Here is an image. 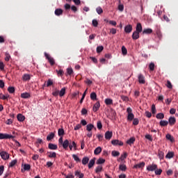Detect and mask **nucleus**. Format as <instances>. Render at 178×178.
Returning <instances> with one entry per match:
<instances>
[{"label":"nucleus","instance_id":"nucleus-39","mask_svg":"<svg viewBox=\"0 0 178 178\" xmlns=\"http://www.w3.org/2000/svg\"><path fill=\"white\" fill-rule=\"evenodd\" d=\"M94 129V124H89L86 126V130L87 131H91Z\"/></svg>","mask_w":178,"mask_h":178},{"label":"nucleus","instance_id":"nucleus-27","mask_svg":"<svg viewBox=\"0 0 178 178\" xmlns=\"http://www.w3.org/2000/svg\"><path fill=\"white\" fill-rule=\"evenodd\" d=\"M58 134L59 137H63V136H65V130L62 128L58 129Z\"/></svg>","mask_w":178,"mask_h":178},{"label":"nucleus","instance_id":"nucleus-13","mask_svg":"<svg viewBox=\"0 0 178 178\" xmlns=\"http://www.w3.org/2000/svg\"><path fill=\"white\" fill-rule=\"evenodd\" d=\"M138 33H141L143 31V26L141 25V23H138L136 24V31Z\"/></svg>","mask_w":178,"mask_h":178},{"label":"nucleus","instance_id":"nucleus-48","mask_svg":"<svg viewBox=\"0 0 178 178\" xmlns=\"http://www.w3.org/2000/svg\"><path fill=\"white\" fill-rule=\"evenodd\" d=\"M49 154V158H56V152H48Z\"/></svg>","mask_w":178,"mask_h":178},{"label":"nucleus","instance_id":"nucleus-21","mask_svg":"<svg viewBox=\"0 0 178 178\" xmlns=\"http://www.w3.org/2000/svg\"><path fill=\"white\" fill-rule=\"evenodd\" d=\"M31 79V76H30V74H24L23 76H22V80L24 81H29Z\"/></svg>","mask_w":178,"mask_h":178},{"label":"nucleus","instance_id":"nucleus-38","mask_svg":"<svg viewBox=\"0 0 178 178\" xmlns=\"http://www.w3.org/2000/svg\"><path fill=\"white\" fill-rule=\"evenodd\" d=\"M156 119H163L165 118V114L163 113H159L156 115Z\"/></svg>","mask_w":178,"mask_h":178},{"label":"nucleus","instance_id":"nucleus-11","mask_svg":"<svg viewBox=\"0 0 178 178\" xmlns=\"http://www.w3.org/2000/svg\"><path fill=\"white\" fill-rule=\"evenodd\" d=\"M70 144V142H69V140L66 139L61 144V145H63V147L64 148V149H67V147H69Z\"/></svg>","mask_w":178,"mask_h":178},{"label":"nucleus","instance_id":"nucleus-15","mask_svg":"<svg viewBox=\"0 0 178 178\" xmlns=\"http://www.w3.org/2000/svg\"><path fill=\"white\" fill-rule=\"evenodd\" d=\"M55 138V133L51 132L47 136V140L51 141V140H54Z\"/></svg>","mask_w":178,"mask_h":178},{"label":"nucleus","instance_id":"nucleus-5","mask_svg":"<svg viewBox=\"0 0 178 178\" xmlns=\"http://www.w3.org/2000/svg\"><path fill=\"white\" fill-rule=\"evenodd\" d=\"M68 147L70 151H72L73 148H74V151H77V144L74 141H72V143H70V145Z\"/></svg>","mask_w":178,"mask_h":178},{"label":"nucleus","instance_id":"nucleus-34","mask_svg":"<svg viewBox=\"0 0 178 178\" xmlns=\"http://www.w3.org/2000/svg\"><path fill=\"white\" fill-rule=\"evenodd\" d=\"M21 97L24 98V99L27 98H30V93L29 92H24L21 94Z\"/></svg>","mask_w":178,"mask_h":178},{"label":"nucleus","instance_id":"nucleus-47","mask_svg":"<svg viewBox=\"0 0 178 178\" xmlns=\"http://www.w3.org/2000/svg\"><path fill=\"white\" fill-rule=\"evenodd\" d=\"M132 120L134 126H138V123H140V120H138V118H134Z\"/></svg>","mask_w":178,"mask_h":178},{"label":"nucleus","instance_id":"nucleus-50","mask_svg":"<svg viewBox=\"0 0 178 178\" xmlns=\"http://www.w3.org/2000/svg\"><path fill=\"white\" fill-rule=\"evenodd\" d=\"M155 175L157 176H159L162 174V169H158L156 168V170H154Z\"/></svg>","mask_w":178,"mask_h":178},{"label":"nucleus","instance_id":"nucleus-10","mask_svg":"<svg viewBox=\"0 0 178 178\" xmlns=\"http://www.w3.org/2000/svg\"><path fill=\"white\" fill-rule=\"evenodd\" d=\"M138 81L140 84H145V79L144 78L143 74H139L138 76Z\"/></svg>","mask_w":178,"mask_h":178},{"label":"nucleus","instance_id":"nucleus-3","mask_svg":"<svg viewBox=\"0 0 178 178\" xmlns=\"http://www.w3.org/2000/svg\"><path fill=\"white\" fill-rule=\"evenodd\" d=\"M10 138H15V136L9 135L8 134H1L0 133V140H8Z\"/></svg>","mask_w":178,"mask_h":178},{"label":"nucleus","instance_id":"nucleus-52","mask_svg":"<svg viewBox=\"0 0 178 178\" xmlns=\"http://www.w3.org/2000/svg\"><path fill=\"white\" fill-rule=\"evenodd\" d=\"M122 55H127V49H126V47L124 46L122 47Z\"/></svg>","mask_w":178,"mask_h":178},{"label":"nucleus","instance_id":"nucleus-18","mask_svg":"<svg viewBox=\"0 0 178 178\" xmlns=\"http://www.w3.org/2000/svg\"><path fill=\"white\" fill-rule=\"evenodd\" d=\"M101 106V104H99V102H97L93 106V111L97 112L98 109H99V107Z\"/></svg>","mask_w":178,"mask_h":178},{"label":"nucleus","instance_id":"nucleus-14","mask_svg":"<svg viewBox=\"0 0 178 178\" xmlns=\"http://www.w3.org/2000/svg\"><path fill=\"white\" fill-rule=\"evenodd\" d=\"M112 145H123V142L119 140H112Z\"/></svg>","mask_w":178,"mask_h":178},{"label":"nucleus","instance_id":"nucleus-59","mask_svg":"<svg viewBox=\"0 0 178 178\" xmlns=\"http://www.w3.org/2000/svg\"><path fill=\"white\" fill-rule=\"evenodd\" d=\"M97 127L99 130H101V129H102V123L101 122V121H97Z\"/></svg>","mask_w":178,"mask_h":178},{"label":"nucleus","instance_id":"nucleus-63","mask_svg":"<svg viewBox=\"0 0 178 178\" xmlns=\"http://www.w3.org/2000/svg\"><path fill=\"white\" fill-rule=\"evenodd\" d=\"M97 137L99 141H102V140L104 139V135L103 134H99L97 135Z\"/></svg>","mask_w":178,"mask_h":178},{"label":"nucleus","instance_id":"nucleus-8","mask_svg":"<svg viewBox=\"0 0 178 178\" xmlns=\"http://www.w3.org/2000/svg\"><path fill=\"white\" fill-rule=\"evenodd\" d=\"M170 126H174L176 124V118L175 117H170L168 119Z\"/></svg>","mask_w":178,"mask_h":178},{"label":"nucleus","instance_id":"nucleus-16","mask_svg":"<svg viewBox=\"0 0 178 178\" xmlns=\"http://www.w3.org/2000/svg\"><path fill=\"white\" fill-rule=\"evenodd\" d=\"M17 119L18 122H24L26 117H24V115H23L22 114H18L17 115Z\"/></svg>","mask_w":178,"mask_h":178},{"label":"nucleus","instance_id":"nucleus-6","mask_svg":"<svg viewBox=\"0 0 178 178\" xmlns=\"http://www.w3.org/2000/svg\"><path fill=\"white\" fill-rule=\"evenodd\" d=\"M0 156L4 160L6 161L7 159H9V154L5 151H2L0 152Z\"/></svg>","mask_w":178,"mask_h":178},{"label":"nucleus","instance_id":"nucleus-49","mask_svg":"<svg viewBox=\"0 0 178 178\" xmlns=\"http://www.w3.org/2000/svg\"><path fill=\"white\" fill-rule=\"evenodd\" d=\"M96 11H97V13H98V15H101L102 13H104V10H102V8H101V7H97L96 8Z\"/></svg>","mask_w":178,"mask_h":178},{"label":"nucleus","instance_id":"nucleus-37","mask_svg":"<svg viewBox=\"0 0 178 178\" xmlns=\"http://www.w3.org/2000/svg\"><path fill=\"white\" fill-rule=\"evenodd\" d=\"M54 85V81L51 79H49L47 83L46 87H51V86Z\"/></svg>","mask_w":178,"mask_h":178},{"label":"nucleus","instance_id":"nucleus-28","mask_svg":"<svg viewBox=\"0 0 178 178\" xmlns=\"http://www.w3.org/2000/svg\"><path fill=\"white\" fill-rule=\"evenodd\" d=\"M156 34L159 40L162 38V33L161 32V29H159V28H157L156 30Z\"/></svg>","mask_w":178,"mask_h":178},{"label":"nucleus","instance_id":"nucleus-25","mask_svg":"<svg viewBox=\"0 0 178 178\" xmlns=\"http://www.w3.org/2000/svg\"><path fill=\"white\" fill-rule=\"evenodd\" d=\"M49 149H58V145L54 144V143H49Z\"/></svg>","mask_w":178,"mask_h":178},{"label":"nucleus","instance_id":"nucleus-42","mask_svg":"<svg viewBox=\"0 0 178 178\" xmlns=\"http://www.w3.org/2000/svg\"><path fill=\"white\" fill-rule=\"evenodd\" d=\"M97 53V54H101L104 51V47L103 46H99L96 49Z\"/></svg>","mask_w":178,"mask_h":178},{"label":"nucleus","instance_id":"nucleus-46","mask_svg":"<svg viewBox=\"0 0 178 178\" xmlns=\"http://www.w3.org/2000/svg\"><path fill=\"white\" fill-rule=\"evenodd\" d=\"M8 91L10 92V94H13L15 92V87L10 86L8 88Z\"/></svg>","mask_w":178,"mask_h":178},{"label":"nucleus","instance_id":"nucleus-33","mask_svg":"<svg viewBox=\"0 0 178 178\" xmlns=\"http://www.w3.org/2000/svg\"><path fill=\"white\" fill-rule=\"evenodd\" d=\"M66 94V88H63L60 92H58V95L60 97H63Z\"/></svg>","mask_w":178,"mask_h":178},{"label":"nucleus","instance_id":"nucleus-19","mask_svg":"<svg viewBox=\"0 0 178 178\" xmlns=\"http://www.w3.org/2000/svg\"><path fill=\"white\" fill-rule=\"evenodd\" d=\"M94 165H95V158H93L92 159H91L89 161L88 169H91V168H92V166H94Z\"/></svg>","mask_w":178,"mask_h":178},{"label":"nucleus","instance_id":"nucleus-58","mask_svg":"<svg viewBox=\"0 0 178 178\" xmlns=\"http://www.w3.org/2000/svg\"><path fill=\"white\" fill-rule=\"evenodd\" d=\"M104 102L106 105H112V99H106Z\"/></svg>","mask_w":178,"mask_h":178},{"label":"nucleus","instance_id":"nucleus-60","mask_svg":"<svg viewBox=\"0 0 178 178\" xmlns=\"http://www.w3.org/2000/svg\"><path fill=\"white\" fill-rule=\"evenodd\" d=\"M152 113L153 115H155L156 113V108L155 107V104L152 105Z\"/></svg>","mask_w":178,"mask_h":178},{"label":"nucleus","instance_id":"nucleus-62","mask_svg":"<svg viewBox=\"0 0 178 178\" xmlns=\"http://www.w3.org/2000/svg\"><path fill=\"white\" fill-rule=\"evenodd\" d=\"M112 155H113V156H119V155H120V152H119L118 151H113Z\"/></svg>","mask_w":178,"mask_h":178},{"label":"nucleus","instance_id":"nucleus-29","mask_svg":"<svg viewBox=\"0 0 178 178\" xmlns=\"http://www.w3.org/2000/svg\"><path fill=\"white\" fill-rule=\"evenodd\" d=\"M158 156L160 160L163 159L164 156H165V153L161 150H159L158 152Z\"/></svg>","mask_w":178,"mask_h":178},{"label":"nucleus","instance_id":"nucleus-54","mask_svg":"<svg viewBox=\"0 0 178 178\" xmlns=\"http://www.w3.org/2000/svg\"><path fill=\"white\" fill-rule=\"evenodd\" d=\"M149 69L153 72V70H154L155 69V64H154V63H151L149 65Z\"/></svg>","mask_w":178,"mask_h":178},{"label":"nucleus","instance_id":"nucleus-35","mask_svg":"<svg viewBox=\"0 0 178 178\" xmlns=\"http://www.w3.org/2000/svg\"><path fill=\"white\" fill-rule=\"evenodd\" d=\"M165 138H167V140H168L169 141H171V143H173V141H175V138H173V136H172V135H170V134H168L165 136Z\"/></svg>","mask_w":178,"mask_h":178},{"label":"nucleus","instance_id":"nucleus-7","mask_svg":"<svg viewBox=\"0 0 178 178\" xmlns=\"http://www.w3.org/2000/svg\"><path fill=\"white\" fill-rule=\"evenodd\" d=\"M124 31L125 33H127V34H130V33L133 31V26H131V24L125 26Z\"/></svg>","mask_w":178,"mask_h":178},{"label":"nucleus","instance_id":"nucleus-44","mask_svg":"<svg viewBox=\"0 0 178 178\" xmlns=\"http://www.w3.org/2000/svg\"><path fill=\"white\" fill-rule=\"evenodd\" d=\"M166 87L170 90H172V88H173V85H172V82H170V81H167Z\"/></svg>","mask_w":178,"mask_h":178},{"label":"nucleus","instance_id":"nucleus-20","mask_svg":"<svg viewBox=\"0 0 178 178\" xmlns=\"http://www.w3.org/2000/svg\"><path fill=\"white\" fill-rule=\"evenodd\" d=\"M159 124L161 127H165L169 124V122L166 120H161Z\"/></svg>","mask_w":178,"mask_h":178},{"label":"nucleus","instance_id":"nucleus-61","mask_svg":"<svg viewBox=\"0 0 178 178\" xmlns=\"http://www.w3.org/2000/svg\"><path fill=\"white\" fill-rule=\"evenodd\" d=\"M92 24L94 27H98V21H97V19H93L92 21Z\"/></svg>","mask_w":178,"mask_h":178},{"label":"nucleus","instance_id":"nucleus-22","mask_svg":"<svg viewBox=\"0 0 178 178\" xmlns=\"http://www.w3.org/2000/svg\"><path fill=\"white\" fill-rule=\"evenodd\" d=\"M152 31H153L152 29L150 28L145 29L143 31V34H152Z\"/></svg>","mask_w":178,"mask_h":178},{"label":"nucleus","instance_id":"nucleus-56","mask_svg":"<svg viewBox=\"0 0 178 178\" xmlns=\"http://www.w3.org/2000/svg\"><path fill=\"white\" fill-rule=\"evenodd\" d=\"M99 172H102V166L98 165L95 169L96 173H99Z\"/></svg>","mask_w":178,"mask_h":178},{"label":"nucleus","instance_id":"nucleus-2","mask_svg":"<svg viewBox=\"0 0 178 178\" xmlns=\"http://www.w3.org/2000/svg\"><path fill=\"white\" fill-rule=\"evenodd\" d=\"M44 56L51 66H54V65H55V60L54 59V58L51 57L49 54H48L47 52H44Z\"/></svg>","mask_w":178,"mask_h":178},{"label":"nucleus","instance_id":"nucleus-51","mask_svg":"<svg viewBox=\"0 0 178 178\" xmlns=\"http://www.w3.org/2000/svg\"><path fill=\"white\" fill-rule=\"evenodd\" d=\"M72 158L73 159H74V161H76V162H81V160H80V158H79V156H77V155L76 154H73Z\"/></svg>","mask_w":178,"mask_h":178},{"label":"nucleus","instance_id":"nucleus-31","mask_svg":"<svg viewBox=\"0 0 178 178\" xmlns=\"http://www.w3.org/2000/svg\"><path fill=\"white\" fill-rule=\"evenodd\" d=\"M90 162V158L85 156L82 159V164L87 165Z\"/></svg>","mask_w":178,"mask_h":178},{"label":"nucleus","instance_id":"nucleus-57","mask_svg":"<svg viewBox=\"0 0 178 178\" xmlns=\"http://www.w3.org/2000/svg\"><path fill=\"white\" fill-rule=\"evenodd\" d=\"M16 163H17V160H16V159L13 160V161L10 163V168H13V166H15V165H16Z\"/></svg>","mask_w":178,"mask_h":178},{"label":"nucleus","instance_id":"nucleus-41","mask_svg":"<svg viewBox=\"0 0 178 178\" xmlns=\"http://www.w3.org/2000/svg\"><path fill=\"white\" fill-rule=\"evenodd\" d=\"M126 158H127V153L124 152V154H122L121 156L120 157L119 160L120 161H124V159H126Z\"/></svg>","mask_w":178,"mask_h":178},{"label":"nucleus","instance_id":"nucleus-55","mask_svg":"<svg viewBox=\"0 0 178 178\" xmlns=\"http://www.w3.org/2000/svg\"><path fill=\"white\" fill-rule=\"evenodd\" d=\"M52 95L54 97H58V95H59V90L57 89H55L54 91L52 92Z\"/></svg>","mask_w":178,"mask_h":178},{"label":"nucleus","instance_id":"nucleus-40","mask_svg":"<svg viewBox=\"0 0 178 178\" xmlns=\"http://www.w3.org/2000/svg\"><path fill=\"white\" fill-rule=\"evenodd\" d=\"M97 165H102V163H105V159H102V158H99L97 162H96Z\"/></svg>","mask_w":178,"mask_h":178},{"label":"nucleus","instance_id":"nucleus-12","mask_svg":"<svg viewBox=\"0 0 178 178\" xmlns=\"http://www.w3.org/2000/svg\"><path fill=\"white\" fill-rule=\"evenodd\" d=\"M132 38L133 40H138L140 38V32H137L136 31H134Z\"/></svg>","mask_w":178,"mask_h":178},{"label":"nucleus","instance_id":"nucleus-9","mask_svg":"<svg viewBox=\"0 0 178 178\" xmlns=\"http://www.w3.org/2000/svg\"><path fill=\"white\" fill-rule=\"evenodd\" d=\"M30 169H31V165H30V164H24V168L23 169L21 170L22 173H24V172L29 171L30 170Z\"/></svg>","mask_w":178,"mask_h":178},{"label":"nucleus","instance_id":"nucleus-1","mask_svg":"<svg viewBox=\"0 0 178 178\" xmlns=\"http://www.w3.org/2000/svg\"><path fill=\"white\" fill-rule=\"evenodd\" d=\"M127 112L128 113V115H127L128 122L133 121V120H134V114H133V109H131V108L129 107L127 109Z\"/></svg>","mask_w":178,"mask_h":178},{"label":"nucleus","instance_id":"nucleus-4","mask_svg":"<svg viewBox=\"0 0 178 178\" xmlns=\"http://www.w3.org/2000/svg\"><path fill=\"white\" fill-rule=\"evenodd\" d=\"M156 169H158V165L156 164L149 165L147 167V170H148L149 172L156 171Z\"/></svg>","mask_w":178,"mask_h":178},{"label":"nucleus","instance_id":"nucleus-17","mask_svg":"<svg viewBox=\"0 0 178 178\" xmlns=\"http://www.w3.org/2000/svg\"><path fill=\"white\" fill-rule=\"evenodd\" d=\"M54 13L56 16H60V15H63V10L60 8H57L55 10Z\"/></svg>","mask_w":178,"mask_h":178},{"label":"nucleus","instance_id":"nucleus-30","mask_svg":"<svg viewBox=\"0 0 178 178\" xmlns=\"http://www.w3.org/2000/svg\"><path fill=\"white\" fill-rule=\"evenodd\" d=\"M144 166H145V163L141 162V163H140L138 164L135 165L134 168L136 169H138V168H144Z\"/></svg>","mask_w":178,"mask_h":178},{"label":"nucleus","instance_id":"nucleus-24","mask_svg":"<svg viewBox=\"0 0 178 178\" xmlns=\"http://www.w3.org/2000/svg\"><path fill=\"white\" fill-rule=\"evenodd\" d=\"M100 152H102V148L101 147H97L94 151L95 155H99Z\"/></svg>","mask_w":178,"mask_h":178},{"label":"nucleus","instance_id":"nucleus-23","mask_svg":"<svg viewBox=\"0 0 178 178\" xmlns=\"http://www.w3.org/2000/svg\"><path fill=\"white\" fill-rule=\"evenodd\" d=\"M105 138L106 140H111V138H112V132L106 131L105 133Z\"/></svg>","mask_w":178,"mask_h":178},{"label":"nucleus","instance_id":"nucleus-53","mask_svg":"<svg viewBox=\"0 0 178 178\" xmlns=\"http://www.w3.org/2000/svg\"><path fill=\"white\" fill-rule=\"evenodd\" d=\"M9 98V95H2V93L0 94V99H8Z\"/></svg>","mask_w":178,"mask_h":178},{"label":"nucleus","instance_id":"nucleus-45","mask_svg":"<svg viewBox=\"0 0 178 178\" xmlns=\"http://www.w3.org/2000/svg\"><path fill=\"white\" fill-rule=\"evenodd\" d=\"M67 74L69 76H72L73 74V69L70 67V68H67Z\"/></svg>","mask_w":178,"mask_h":178},{"label":"nucleus","instance_id":"nucleus-43","mask_svg":"<svg viewBox=\"0 0 178 178\" xmlns=\"http://www.w3.org/2000/svg\"><path fill=\"white\" fill-rule=\"evenodd\" d=\"M90 99H92V101H95V99H97V93L95 92H92L90 94Z\"/></svg>","mask_w":178,"mask_h":178},{"label":"nucleus","instance_id":"nucleus-32","mask_svg":"<svg viewBox=\"0 0 178 178\" xmlns=\"http://www.w3.org/2000/svg\"><path fill=\"white\" fill-rule=\"evenodd\" d=\"M119 169L120 170H122V172H126V170H127V167L124 164H120Z\"/></svg>","mask_w":178,"mask_h":178},{"label":"nucleus","instance_id":"nucleus-26","mask_svg":"<svg viewBox=\"0 0 178 178\" xmlns=\"http://www.w3.org/2000/svg\"><path fill=\"white\" fill-rule=\"evenodd\" d=\"M173 156H175V152H169L166 156L165 158H167V159H171V158H173Z\"/></svg>","mask_w":178,"mask_h":178},{"label":"nucleus","instance_id":"nucleus-64","mask_svg":"<svg viewBox=\"0 0 178 178\" xmlns=\"http://www.w3.org/2000/svg\"><path fill=\"white\" fill-rule=\"evenodd\" d=\"M79 92H74L72 94V98L74 99V98H76V97L79 96Z\"/></svg>","mask_w":178,"mask_h":178},{"label":"nucleus","instance_id":"nucleus-36","mask_svg":"<svg viewBox=\"0 0 178 178\" xmlns=\"http://www.w3.org/2000/svg\"><path fill=\"white\" fill-rule=\"evenodd\" d=\"M134 141H136L135 138H130L127 141V144H129V145H131V144H134Z\"/></svg>","mask_w":178,"mask_h":178}]
</instances>
